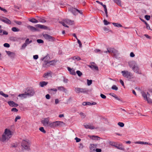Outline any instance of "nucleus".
<instances>
[{
  "mask_svg": "<svg viewBox=\"0 0 152 152\" xmlns=\"http://www.w3.org/2000/svg\"><path fill=\"white\" fill-rule=\"evenodd\" d=\"M12 133L9 129H6L0 140L3 142L8 140L12 136Z\"/></svg>",
  "mask_w": 152,
  "mask_h": 152,
  "instance_id": "obj_1",
  "label": "nucleus"
},
{
  "mask_svg": "<svg viewBox=\"0 0 152 152\" xmlns=\"http://www.w3.org/2000/svg\"><path fill=\"white\" fill-rule=\"evenodd\" d=\"M31 143L29 140H23L21 143L22 150L24 151L25 150L29 151L30 150Z\"/></svg>",
  "mask_w": 152,
  "mask_h": 152,
  "instance_id": "obj_2",
  "label": "nucleus"
},
{
  "mask_svg": "<svg viewBox=\"0 0 152 152\" xmlns=\"http://www.w3.org/2000/svg\"><path fill=\"white\" fill-rule=\"evenodd\" d=\"M107 51H104V53H107L108 52L110 54H113V56L117 58L119 57V53L118 51L115 49L114 48H107Z\"/></svg>",
  "mask_w": 152,
  "mask_h": 152,
  "instance_id": "obj_3",
  "label": "nucleus"
},
{
  "mask_svg": "<svg viewBox=\"0 0 152 152\" xmlns=\"http://www.w3.org/2000/svg\"><path fill=\"white\" fill-rule=\"evenodd\" d=\"M121 73L123 76L124 77L130 79L133 78V75L132 73L128 71H122Z\"/></svg>",
  "mask_w": 152,
  "mask_h": 152,
  "instance_id": "obj_4",
  "label": "nucleus"
},
{
  "mask_svg": "<svg viewBox=\"0 0 152 152\" xmlns=\"http://www.w3.org/2000/svg\"><path fill=\"white\" fill-rule=\"evenodd\" d=\"M75 90L77 93H81L85 94L87 93L88 92V90L86 88H81L78 87L75 88Z\"/></svg>",
  "mask_w": 152,
  "mask_h": 152,
  "instance_id": "obj_5",
  "label": "nucleus"
},
{
  "mask_svg": "<svg viewBox=\"0 0 152 152\" xmlns=\"http://www.w3.org/2000/svg\"><path fill=\"white\" fill-rule=\"evenodd\" d=\"M26 91V94L28 96H34L35 94L34 91L31 88H27Z\"/></svg>",
  "mask_w": 152,
  "mask_h": 152,
  "instance_id": "obj_6",
  "label": "nucleus"
},
{
  "mask_svg": "<svg viewBox=\"0 0 152 152\" xmlns=\"http://www.w3.org/2000/svg\"><path fill=\"white\" fill-rule=\"evenodd\" d=\"M44 38L49 41L53 42L56 41V39L53 37L51 36L48 34H46L43 35Z\"/></svg>",
  "mask_w": 152,
  "mask_h": 152,
  "instance_id": "obj_7",
  "label": "nucleus"
},
{
  "mask_svg": "<svg viewBox=\"0 0 152 152\" xmlns=\"http://www.w3.org/2000/svg\"><path fill=\"white\" fill-rule=\"evenodd\" d=\"M43 125L46 127L49 126V119L48 118H45L43 120L41 121Z\"/></svg>",
  "mask_w": 152,
  "mask_h": 152,
  "instance_id": "obj_8",
  "label": "nucleus"
},
{
  "mask_svg": "<svg viewBox=\"0 0 152 152\" xmlns=\"http://www.w3.org/2000/svg\"><path fill=\"white\" fill-rule=\"evenodd\" d=\"M0 20L7 24H11L10 20L6 18H0Z\"/></svg>",
  "mask_w": 152,
  "mask_h": 152,
  "instance_id": "obj_9",
  "label": "nucleus"
},
{
  "mask_svg": "<svg viewBox=\"0 0 152 152\" xmlns=\"http://www.w3.org/2000/svg\"><path fill=\"white\" fill-rule=\"evenodd\" d=\"M7 103L10 106L12 107H17L18 105V104L15 103L13 101H8Z\"/></svg>",
  "mask_w": 152,
  "mask_h": 152,
  "instance_id": "obj_10",
  "label": "nucleus"
},
{
  "mask_svg": "<svg viewBox=\"0 0 152 152\" xmlns=\"http://www.w3.org/2000/svg\"><path fill=\"white\" fill-rule=\"evenodd\" d=\"M69 10L74 15H76L77 14V9L73 7H70Z\"/></svg>",
  "mask_w": 152,
  "mask_h": 152,
  "instance_id": "obj_11",
  "label": "nucleus"
},
{
  "mask_svg": "<svg viewBox=\"0 0 152 152\" xmlns=\"http://www.w3.org/2000/svg\"><path fill=\"white\" fill-rule=\"evenodd\" d=\"M96 104V103L95 102H84L82 103V104L83 105L85 106L86 105H94Z\"/></svg>",
  "mask_w": 152,
  "mask_h": 152,
  "instance_id": "obj_12",
  "label": "nucleus"
},
{
  "mask_svg": "<svg viewBox=\"0 0 152 152\" xmlns=\"http://www.w3.org/2000/svg\"><path fill=\"white\" fill-rule=\"evenodd\" d=\"M95 145L94 144H90L89 149L90 152H95Z\"/></svg>",
  "mask_w": 152,
  "mask_h": 152,
  "instance_id": "obj_13",
  "label": "nucleus"
},
{
  "mask_svg": "<svg viewBox=\"0 0 152 152\" xmlns=\"http://www.w3.org/2000/svg\"><path fill=\"white\" fill-rule=\"evenodd\" d=\"M6 52L8 56L12 58H14L15 56V54L14 52L7 51H6Z\"/></svg>",
  "mask_w": 152,
  "mask_h": 152,
  "instance_id": "obj_14",
  "label": "nucleus"
},
{
  "mask_svg": "<svg viewBox=\"0 0 152 152\" xmlns=\"http://www.w3.org/2000/svg\"><path fill=\"white\" fill-rule=\"evenodd\" d=\"M142 95L143 97L145 100V99H146V98H150L151 96L150 94L148 92H147V94H146L144 92H143L142 93Z\"/></svg>",
  "mask_w": 152,
  "mask_h": 152,
  "instance_id": "obj_15",
  "label": "nucleus"
},
{
  "mask_svg": "<svg viewBox=\"0 0 152 152\" xmlns=\"http://www.w3.org/2000/svg\"><path fill=\"white\" fill-rule=\"evenodd\" d=\"M65 22L67 24L72 25L74 23V21L71 20H70L66 19L64 20Z\"/></svg>",
  "mask_w": 152,
  "mask_h": 152,
  "instance_id": "obj_16",
  "label": "nucleus"
},
{
  "mask_svg": "<svg viewBox=\"0 0 152 152\" xmlns=\"http://www.w3.org/2000/svg\"><path fill=\"white\" fill-rule=\"evenodd\" d=\"M115 147L117 149L121 150H123L124 149V147L122 145V144H117V145H116Z\"/></svg>",
  "mask_w": 152,
  "mask_h": 152,
  "instance_id": "obj_17",
  "label": "nucleus"
},
{
  "mask_svg": "<svg viewBox=\"0 0 152 152\" xmlns=\"http://www.w3.org/2000/svg\"><path fill=\"white\" fill-rule=\"evenodd\" d=\"M26 92H25L24 94H20L18 96L21 97V99L26 98L27 97V95L26 94Z\"/></svg>",
  "mask_w": 152,
  "mask_h": 152,
  "instance_id": "obj_18",
  "label": "nucleus"
},
{
  "mask_svg": "<svg viewBox=\"0 0 152 152\" xmlns=\"http://www.w3.org/2000/svg\"><path fill=\"white\" fill-rule=\"evenodd\" d=\"M27 28L32 31H34L37 30V28L31 26H28Z\"/></svg>",
  "mask_w": 152,
  "mask_h": 152,
  "instance_id": "obj_19",
  "label": "nucleus"
},
{
  "mask_svg": "<svg viewBox=\"0 0 152 152\" xmlns=\"http://www.w3.org/2000/svg\"><path fill=\"white\" fill-rule=\"evenodd\" d=\"M67 68L68 71L72 75H76V73L74 69H71L69 67H68Z\"/></svg>",
  "mask_w": 152,
  "mask_h": 152,
  "instance_id": "obj_20",
  "label": "nucleus"
},
{
  "mask_svg": "<svg viewBox=\"0 0 152 152\" xmlns=\"http://www.w3.org/2000/svg\"><path fill=\"white\" fill-rule=\"evenodd\" d=\"M132 69L136 73H139L138 71L139 69L137 66H135V65L133 66L132 67Z\"/></svg>",
  "mask_w": 152,
  "mask_h": 152,
  "instance_id": "obj_21",
  "label": "nucleus"
},
{
  "mask_svg": "<svg viewBox=\"0 0 152 152\" xmlns=\"http://www.w3.org/2000/svg\"><path fill=\"white\" fill-rule=\"evenodd\" d=\"M49 126L52 128H54L56 127V122H53L52 123H49Z\"/></svg>",
  "mask_w": 152,
  "mask_h": 152,
  "instance_id": "obj_22",
  "label": "nucleus"
},
{
  "mask_svg": "<svg viewBox=\"0 0 152 152\" xmlns=\"http://www.w3.org/2000/svg\"><path fill=\"white\" fill-rule=\"evenodd\" d=\"M49 65L48 61H46L44 60L42 65L43 66L45 67H47L49 66Z\"/></svg>",
  "mask_w": 152,
  "mask_h": 152,
  "instance_id": "obj_23",
  "label": "nucleus"
},
{
  "mask_svg": "<svg viewBox=\"0 0 152 152\" xmlns=\"http://www.w3.org/2000/svg\"><path fill=\"white\" fill-rule=\"evenodd\" d=\"M56 127L58 126H62L64 124V123L62 121H56Z\"/></svg>",
  "mask_w": 152,
  "mask_h": 152,
  "instance_id": "obj_24",
  "label": "nucleus"
},
{
  "mask_svg": "<svg viewBox=\"0 0 152 152\" xmlns=\"http://www.w3.org/2000/svg\"><path fill=\"white\" fill-rule=\"evenodd\" d=\"M88 67H90L91 69H95L96 70H98V67L97 66L91 65H88Z\"/></svg>",
  "mask_w": 152,
  "mask_h": 152,
  "instance_id": "obj_25",
  "label": "nucleus"
},
{
  "mask_svg": "<svg viewBox=\"0 0 152 152\" xmlns=\"http://www.w3.org/2000/svg\"><path fill=\"white\" fill-rule=\"evenodd\" d=\"M48 82L45 81H42L39 83V85L41 87H43L44 86L46 85Z\"/></svg>",
  "mask_w": 152,
  "mask_h": 152,
  "instance_id": "obj_26",
  "label": "nucleus"
},
{
  "mask_svg": "<svg viewBox=\"0 0 152 152\" xmlns=\"http://www.w3.org/2000/svg\"><path fill=\"white\" fill-rule=\"evenodd\" d=\"M29 21L34 23H36L38 22V20L34 18H32L31 19H29Z\"/></svg>",
  "mask_w": 152,
  "mask_h": 152,
  "instance_id": "obj_27",
  "label": "nucleus"
},
{
  "mask_svg": "<svg viewBox=\"0 0 152 152\" xmlns=\"http://www.w3.org/2000/svg\"><path fill=\"white\" fill-rule=\"evenodd\" d=\"M112 24L115 26L118 27H122V25L118 23H113Z\"/></svg>",
  "mask_w": 152,
  "mask_h": 152,
  "instance_id": "obj_28",
  "label": "nucleus"
},
{
  "mask_svg": "<svg viewBox=\"0 0 152 152\" xmlns=\"http://www.w3.org/2000/svg\"><path fill=\"white\" fill-rule=\"evenodd\" d=\"M115 3L118 5H121V0H113Z\"/></svg>",
  "mask_w": 152,
  "mask_h": 152,
  "instance_id": "obj_29",
  "label": "nucleus"
},
{
  "mask_svg": "<svg viewBox=\"0 0 152 152\" xmlns=\"http://www.w3.org/2000/svg\"><path fill=\"white\" fill-rule=\"evenodd\" d=\"M12 30L14 32H18L20 31V29L15 27L12 28Z\"/></svg>",
  "mask_w": 152,
  "mask_h": 152,
  "instance_id": "obj_30",
  "label": "nucleus"
},
{
  "mask_svg": "<svg viewBox=\"0 0 152 152\" xmlns=\"http://www.w3.org/2000/svg\"><path fill=\"white\" fill-rule=\"evenodd\" d=\"M57 89L58 90L61 91H65L66 90L65 89L63 86L58 87Z\"/></svg>",
  "mask_w": 152,
  "mask_h": 152,
  "instance_id": "obj_31",
  "label": "nucleus"
},
{
  "mask_svg": "<svg viewBox=\"0 0 152 152\" xmlns=\"http://www.w3.org/2000/svg\"><path fill=\"white\" fill-rule=\"evenodd\" d=\"M0 94L5 98L8 97V95L7 94H4L2 91H0Z\"/></svg>",
  "mask_w": 152,
  "mask_h": 152,
  "instance_id": "obj_32",
  "label": "nucleus"
},
{
  "mask_svg": "<svg viewBox=\"0 0 152 152\" xmlns=\"http://www.w3.org/2000/svg\"><path fill=\"white\" fill-rule=\"evenodd\" d=\"M109 143L110 145L113 146L115 147L116 145H117V144L115 142L110 141L109 142Z\"/></svg>",
  "mask_w": 152,
  "mask_h": 152,
  "instance_id": "obj_33",
  "label": "nucleus"
},
{
  "mask_svg": "<svg viewBox=\"0 0 152 152\" xmlns=\"http://www.w3.org/2000/svg\"><path fill=\"white\" fill-rule=\"evenodd\" d=\"M148 102V103L150 104H152V100L150 98H146L145 99Z\"/></svg>",
  "mask_w": 152,
  "mask_h": 152,
  "instance_id": "obj_34",
  "label": "nucleus"
},
{
  "mask_svg": "<svg viewBox=\"0 0 152 152\" xmlns=\"http://www.w3.org/2000/svg\"><path fill=\"white\" fill-rule=\"evenodd\" d=\"M72 59L73 60L75 59L77 61H79L81 60V58L78 56H75L72 58Z\"/></svg>",
  "mask_w": 152,
  "mask_h": 152,
  "instance_id": "obj_35",
  "label": "nucleus"
},
{
  "mask_svg": "<svg viewBox=\"0 0 152 152\" xmlns=\"http://www.w3.org/2000/svg\"><path fill=\"white\" fill-rule=\"evenodd\" d=\"M49 64V65H52L54 64L55 63V61H48Z\"/></svg>",
  "mask_w": 152,
  "mask_h": 152,
  "instance_id": "obj_36",
  "label": "nucleus"
},
{
  "mask_svg": "<svg viewBox=\"0 0 152 152\" xmlns=\"http://www.w3.org/2000/svg\"><path fill=\"white\" fill-rule=\"evenodd\" d=\"M92 137L93 139H96L97 140H99L100 139V138L99 137L96 136H93Z\"/></svg>",
  "mask_w": 152,
  "mask_h": 152,
  "instance_id": "obj_37",
  "label": "nucleus"
},
{
  "mask_svg": "<svg viewBox=\"0 0 152 152\" xmlns=\"http://www.w3.org/2000/svg\"><path fill=\"white\" fill-rule=\"evenodd\" d=\"M59 23H60L63 26H64L65 27H67V28L69 27V26H67L66 24H65V22L64 21V22L60 21V22H59Z\"/></svg>",
  "mask_w": 152,
  "mask_h": 152,
  "instance_id": "obj_38",
  "label": "nucleus"
},
{
  "mask_svg": "<svg viewBox=\"0 0 152 152\" xmlns=\"http://www.w3.org/2000/svg\"><path fill=\"white\" fill-rule=\"evenodd\" d=\"M76 72L79 77L83 75L82 73L79 70L77 71Z\"/></svg>",
  "mask_w": 152,
  "mask_h": 152,
  "instance_id": "obj_39",
  "label": "nucleus"
},
{
  "mask_svg": "<svg viewBox=\"0 0 152 152\" xmlns=\"http://www.w3.org/2000/svg\"><path fill=\"white\" fill-rule=\"evenodd\" d=\"M104 23V25H107L108 24H110V22H108L107 20H104L103 21Z\"/></svg>",
  "mask_w": 152,
  "mask_h": 152,
  "instance_id": "obj_40",
  "label": "nucleus"
},
{
  "mask_svg": "<svg viewBox=\"0 0 152 152\" xmlns=\"http://www.w3.org/2000/svg\"><path fill=\"white\" fill-rule=\"evenodd\" d=\"M104 12L106 14V17L107 18L108 17V15L107 14V11L106 6V7L104 6Z\"/></svg>",
  "mask_w": 152,
  "mask_h": 152,
  "instance_id": "obj_41",
  "label": "nucleus"
},
{
  "mask_svg": "<svg viewBox=\"0 0 152 152\" xmlns=\"http://www.w3.org/2000/svg\"><path fill=\"white\" fill-rule=\"evenodd\" d=\"M92 83V80H87V84L88 86H89Z\"/></svg>",
  "mask_w": 152,
  "mask_h": 152,
  "instance_id": "obj_42",
  "label": "nucleus"
},
{
  "mask_svg": "<svg viewBox=\"0 0 152 152\" xmlns=\"http://www.w3.org/2000/svg\"><path fill=\"white\" fill-rule=\"evenodd\" d=\"M10 39L13 41H18V39L17 38L12 37H10Z\"/></svg>",
  "mask_w": 152,
  "mask_h": 152,
  "instance_id": "obj_43",
  "label": "nucleus"
},
{
  "mask_svg": "<svg viewBox=\"0 0 152 152\" xmlns=\"http://www.w3.org/2000/svg\"><path fill=\"white\" fill-rule=\"evenodd\" d=\"M84 147V146L83 144L82 143H80L79 144V146L78 148L80 150H82Z\"/></svg>",
  "mask_w": 152,
  "mask_h": 152,
  "instance_id": "obj_44",
  "label": "nucleus"
},
{
  "mask_svg": "<svg viewBox=\"0 0 152 152\" xmlns=\"http://www.w3.org/2000/svg\"><path fill=\"white\" fill-rule=\"evenodd\" d=\"M118 125H119L120 127H123L124 126V123L121 122H118Z\"/></svg>",
  "mask_w": 152,
  "mask_h": 152,
  "instance_id": "obj_45",
  "label": "nucleus"
},
{
  "mask_svg": "<svg viewBox=\"0 0 152 152\" xmlns=\"http://www.w3.org/2000/svg\"><path fill=\"white\" fill-rule=\"evenodd\" d=\"M39 130L43 133H45L46 132V131L44 130L43 127H41L39 128Z\"/></svg>",
  "mask_w": 152,
  "mask_h": 152,
  "instance_id": "obj_46",
  "label": "nucleus"
},
{
  "mask_svg": "<svg viewBox=\"0 0 152 152\" xmlns=\"http://www.w3.org/2000/svg\"><path fill=\"white\" fill-rule=\"evenodd\" d=\"M38 20L39 22L42 23H45L46 22V21L45 20L42 18L39 19Z\"/></svg>",
  "mask_w": 152,
  "mask_h": 152,
  "instance_id": "obj_47",
  "label": "nucleus"
},
{
  "mask_svg": "<svg viewBox=\"0 0 152 152\" xmlns=\"http://www.w3.org/2000/svg\"><path fill=\"white\" fill-rule=\"evenodd\" d=\"M27 45L25 42L22 45L21 49H24L27 46Z\"/></svg>",
  "mask_w": 152,
  "mask_h": 152,
  "instance_id": "obj_48",
  "label": "nucleus"
},
{
  "mask_svg": "<svg viewBox=\"0 0 152 152\" xmlns=\"http://www.w3.org/2000/svg\"><path fill=\"white\" fill-rule=\"evenodd\" d=\"M111 88L114 90L117 91L118 89V88L115 85H113L112 88Z\"/></svg>",
  "mask_w": 152,
  "mask_h": 152,
  "instance_id": "obj_49",
  "label": "nucleus"
},
{
  "mask_svg": "<svg viewBox=\"0 0 152 152\" xmlns=\"http://www.w3.org/2000/svg\"><path fill=\"white\" fill-rule=\"evenodd\" d=\"M37 41L39 43H42L44 42L41 39H38L37 40Z\"/></svg>",
  "mask_w": 152,
  "mask_h": 152,
  "instance_id": "obj_50",
  "label": "nucleus"
},
{
  "mask_svg": "<svg viewBox=\"0 0 152 152\" xmlns=\"http://www.w3.org/2000/svg\"><path fill=\"white\" fill-rule=\"evenodd\" d=\"M80 115L81 116L82 118H84L86 116V115L83 113L82 112L80 113Z\"/></svg>",
  "mask_w": 152,
  "mask_h": 152,
  "instance_id": "obj_51",
  "label": "nucleus"
},
{
  "mask_svg": "<svg viewBox=\"0 0 152 152\" xmlns=\"http://www.w3.org/2000/svg\"><path fill=\"white\" fill-rule=\"evenodd\" d=\"M145 18L147 20H149L150 18V15H145Z\"/></svg>",
  "mask_w": 152,
  "mask_h": 152,
  "instance_id": "obj_52",
  "label": "nucleus"
},
{
  "mask_svg": "<svg viewBox=\"0 0 152 152\" xmlns=\"http://www.w3.org/2000/svg\"><path fill=\"white\" fill-rule=\"evenodd\" d=\"M77 41L78 43L79 44V47L80 48H81L82 47V44H81V43L80 41L78 39H77Z\"/></svg>",
  "mask_w": 152,
  "mask_h": 152,
  "instance_id": "obj_53",
  "label": "nucleus"
},
{
  "mask_svg": "<svg viewBox=\"0 0 152 152\" xmlns=\"http://www.w3.org/2000/svg\"><path fill=\"white\" fill-rule=\"evenodd\" d=\"M4 46L7 48H9L10 47L9 44L7 43H5L4 44Z\"/></svg>",
  "mask_w": 152,
  "mask_h": 152,
  "instance_id": "obj_54",
  "label": "nucleus"
},
{
  "mask_svg": "<svg viewBox=\"0 0 152 152\" xmlns=\"http://www.w3.org/2000/svg\"><path fill=\"white\" fill-rule=\"evenodd\" d=\"M50 73L49 72H47L46 73H45L44 75V77L45 78H46L48 76L50 75Z\"/></svg>",
  "mask_w": 152,
  "mask_h": 152,
  "instance_id": "obj_55",
  "label": "nucleus"
},
{
  "mask_svg": "<svg viewBox=\"0 0 152 152\" xmlns=\"http://www.w3.org/2000/svg\"><path fill=\"white\" fill-rule=\"evenodd\" d=\"M100 96L101 97L102 99H105L106 98V96L103 94H101Z\"/></svg>",
  "mask_w": 152,
  "mask_h": 152,
  "instance_id": "obj_56",
  "label": "nucleus"
},
{
  "mask_svg": "<svg viewBox=\"0 0 152 152\" xmlns=\"http://www.w3.org/2000/svg\"><path fill=\"white\" fill-rule=\"evenodd\" d=\"M11 110L12 111H14L16 112L18 111V110L15 108H12Z\"/></svg>",
  "mask_w": 152,
  "mask_h": 152,
  "instance_id": "obj_57",
  "label": "nucleus"
},
{
  "mask_svg": "<svg viewBox=\"0 0 152 152\" xmlns=\"http://www.w3.org/2000/svg\"><path fill=\"white\" fill-rule=\"evenodd\" d=\"M40 28L46 29L47 28V27L45 26L40 25Z\"/></svg>",
  "mask_w": 152,
  "mask_h": 152,
  "instance_id": "obj_58",
  "label": "nucleus"
},
{
  "mask_svg": "<svg viewBox=\"0 0 152 152\" xmlns=\"http://www.w3.org/2000/svg\"><path fill=\"white\" fill-rule=\"evenodd\" d=\"M0 10L4 11V12H7V10L5 9L2 8L1 7H0Z\"/></svg>",
  "mask_w": 152,
  "mask_h": 152,
  "instance_id": "obj_59",
  "label": "nucleus"
},
{
  "mask_svg": "<svg viewBox=\"0 0 152 152\" xmlns=\"http://www.w3.org/2000/svg\"><path fill=\"white\" fill-rule=\"evenodd\" d=\"M135 143L136 144H143V142L142 141H137L136 142H135Z\"/></svg>",
  "mask_w": 152,
  "mask_h": 152,
  "instance_id": "obj_60",
  "label": "nucleus"
},
{
  "mask_svg": "<svg viewBox=\"0 0 152 152\" xmlns=\"http://www.w3.org/2000/svg\"><path fill=\"white\" fill-rule=\"evenodd\" d=\"M50 96L49 94H47L45 96V97L47 99H49L50 98Z\"/></svg>",
  "mask_w": 152,
  "mask_h": 152,
  "instance_id": "obj_61",
  "label": "nucleus"
},
{
  "mask_svg": "<svg viewBox=\"0 0 152 152\" xmlns=\"http://www.w3.org/2000/svg\"><path fill=\"white\" fill-rule=\"evenodd\" d=\"M75 139L76 140V142H79L81 140V139L80 138H78L77 137H76Z\"/></svg>",
  "mask_w": 152,
  "mask_h": 152,
  "instance_id": "obj_62",
  "label": "nucleus"
},
{
  "mask_svg": "<svg viewBox=\"0 0 152 152\" xmlns=\"http://www.w3.org/2000/svg\"><path fill=\"white\" fill-rule=\"evenodd\" d=\"M103 29H104V30L105 31L108 32L109 31H109V29L108 28H107L106 27H104L103 28Z\"/></svg>",
  "mask_w": 152,
  "mask_h": 152,
  "instance_id": "obj_63",
  "label": "nucleus"
},
{
  "mask_svg": "<svg viewBox=\"0 0 152 152\" xmlns=\"http://www.w3.org/2000/svg\"><path fill=\"white\" fill-rule=\"evenodd\" d=\"M95 151L96 152H101L102 151V150L101 149L99 148H96V149H95Z\"/></svg>",
  "mask_w": 152,
  "mask_h": 152,
  "instance_id": "obj_64",
  "label": "nucleus"
}]
</instances>
